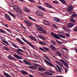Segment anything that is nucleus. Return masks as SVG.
<instances>
[{
  "label": "nucleus",
  "mask_w": 77,
  "mask_h": 77,
  "mask_svg": "<svg viewBox=\"0 0 77 77\" xmlns=\"http://www.w3.org/2000/svg\"><path fill=\"white\" fill-rule=\"evenodd\" d=\"M8 14H10L11 16H12V17H15V15H14V14L12 13L11 12L8 11Z\"/></svg>",
  "instance_id": "c85d7f7f"
},
{
  "label": "nucleus",
  "mask_w": 77,
  "mask_h": 77,
  "mask_svg": "<svg viewBox=\"0 0 77 77\" xmlns=\"http://www.w3.org/2000/svg\"><path fill=\"white\" fill-rule=\"evenodd\" d=\"M5 18H6L7 20H9L10 21H12V19H11V17H10V16L9 15L5 14Z\"/></svg>",
  "instance_id": "39448f33"
},
{
  "label": "nucleus",
  "mask_w": 77,
  "mask_h": 77,
  "mask_svg": "<svg viewBox=\"0 0 77 77\" xmlns=\"http://www.w3.org/2000/svg\"><path fill=\"white\" fill-rule=\"evenodd\" d=\"M53 3H55L56 4H58L59 3L56 1H54Z\"/></svg>",
  "instance_id": "3c124183"
},
{
  "label": "nucleus",
  "mask_w": 77,
  "mask_h": 77,
  "mask_svg": "<svg viewBox=\"0 0 77 77\" xmlns=\"http://www.w3.org/2000/svg\"><path fill=\"white\" fill-rule=\"evenodd\" d=\"M35 12V13L37 15L40 17H42L43 15L44 14L40 10H37Z\"/></svg>",
  "instance_id": "f03ea898"
},
{
  "label": "nucleus",
  "mask_w": 77,
  "mask_h": 77,
  "mask_svg": "<svg viewBox=\"0 0 77 77\" xmlns=\"http://www.w3.org/2000/svg\"><path fill=\"white\" fill-rule=\"evenodd\" d=\"M41 32H42V33H44V34L45 33H47V32L45 31V29H43V28L42 29V31H41Z\"/></svg>",
  "instance_id": "c9c22d12"
},
{
  "label": "nucleus",
  "mask_w": 77,
  "mask_h": 77,
  "mask_svg": "<svg viewBox=\"0 0 77 77\" xmlns=\"http://www.w3.org/2000/svg\"><path fill=\"white\" fill-rule=\"evenodd\" d=\"M3 42H4V43H5V44H6L7 45H9V43H8V42L6 40H3Z\"/></svg>",
  "instance_id": "a18cd8bd"
},
{
  "label": "nucleus",
  "mask_w": 77,
  "mask_h": 77,
  "mask_svg": "<svg viewBox=\"0 0 77 77\" xmlns=\"http://www.w3.org/2000/svg\"><path fill=\"white\" fill-rule=\"evenodd\" d=\"M39 74H40L41 75H42V76H43L45 74L44 73H41V72H39Z\"/></svg>",
  "instance_id": "8fccbe9b"
},
{
  "label": "nucleus",
  "mask_w": 77,
  "mask_h": 77,
  "mask_svg": "<svg viewBox=\"0 0 77 77\" xmlns=\"http://www.w3.org/2000/svg\"><path fill=\"white\" fill-rule=\"evenodd\" d=\"M45 5L47 7H48V8H49L53 9L54 8L51 5H50L47 3H45Z\"/></svg>",
  "instance_id": "2eb2a0df"
},
{
  "label": "nucleus",
  "mask_w": 77,
  "mask_h": 77,
  "mask_svg": "<svg viewBox=\"0 0 77 77\" xmlns=\"http://www.w3.org/2000/svg\"><path fill=\"white\" fill-rule=\"evenodd\" d=\"M24 62L26 63V65H32V64H31L29 62L27 61L26 60H24Z\"/></svg>",
  "instance_id": "6ab92c4d"
},
{
  "label": "nucleus",
  "mask_w": 77,
  "mask_h": 77,
  "mask_svg": "<svg viewBox=\"0 0 77 77\" xmlns=\"http://www.w3.org/2000/svg\"><path fill=\"white\" fill-rule=\"evenodd\" d=\"M54 20L56 22H57V23H59L60 22V19L58 18L55 17L54 19Z\"/></svg>",
  "instance_id": "f3484780"
},
{
  "label": "nucleus",
  "mask_w": 77,
  "mask_h": 77,
  "mask_svg": "<svg viewBox=\"0 0 77 77\" xmlns=\"http://www.w3.org/2000/svg\"><path fill=\"white\" fill-rule=\"evenodd\" d=\"M8 57L11 60H15V58L13 57L11 55H9Z\"/></svg>",
  "instance_id": "b1692460"
},
{
  "label": "nucleus",
  "mask_w": 77,
  "mask_h": 77,
  "mask_svg": "<svg viewBox=\"0 0 77 77\" xmlns=\"http://www.w3.org/2000/svg\"><path fill=\"white\" fill-rule=\"evenodd\" d=\"M22 39H23V41H24V42H25L26 43H27V44H28V45H29L32 48H35V47H34V46H33V45H32V44H31V43H30V42H28L27 41V40L24 39V38H23L22 37Z\"/></svg>",
  "instance_id": "7ed1b4c3"
},
{
  "label": "nucleus",
  "mask_w": 77,
  "mask_h": 77,
  "mask_svg": "<svg viewBox=\"0 0 77 77\" xmlns=\"http://www.w3.org/2000/svg\"><path fill=\"white\" fill-rule=\"evenodd\" d=\"M56 54L58 56H60V57H61L62 56V54L60 53V52H57L56 53Z\"/></svg>",
  "instance_id": "e433bc0d"
},
{
  "label": "nucleus",
  "mask_w": 77,
  "mask_h": 77,
  "mask_svg": "<svg viewBox=\"0 0 77 77\" xmlns=\"http://www.w3.org/2000/svg\"><path fill=\"white\" fill-rule=\"evenodd\" d=\"M34 65L35 66H36V67H37V66H38V64L36 63L34 64Z\"/></svg>",
  "instance_id": "4d7b16f0"
},
{
  "label": "nucleus",
  "mask_w": 77,
  "mask_h": 77,
  "mask_svg": "<svg viewBox=\"0 0 77 77\" xmlns=\"http://www.w3.org/2000/svg\"><path fill=\"white\" fill-rule=\"evenodd\" d=\"M76 16H77V14H73L72 15V16H71V17L72 18H75V17H76Z\"/></svg>",
  "instance_id": "79ce46f5"
},
{
  "label": "nucleus",
  "mask_w": 77,
  "mask_h": 77,
  "mask_svg": "<svg viewBox=\"0 0 77 77\" xmlns=\"http://www.w3.org/2000/svg\"><path fill=\"white\" fill-rule=\"evenodd\" d=\"M45 62H46V63H47V64H48V65H50V66H52V67H54V66H55V67L57 69V71H58V69H57V68L56 66L53 65L52 64H51L50 62H48V61L47 60H45Z\"/></svg>",
  "instance_id": "20e7f679"
},
{
  "label": "nucleus",
  "mask_w": 77,
  "mask_h": 77,
  "mask_svg": "<svg viewBox=\"0 0 77 77\" xmlns=\"http://www.w3.org/2000/svg\"><path fill=\"white\" fill-rule=\"evenodd\" d=\"M17 50H18V51H21V52H23V50L20 49H17Z\"/></svg>",
  "instance_id": "de8ad7c7"
},
{
  "label": "nucleus",
  "mask_w": 77,
  "mask_h": 77,
  "mask_svg": "<svg viewBox=\"0 0 77 77\" xmlns=\"http://www.w3.org/2000/svg\"><path fill=\"white\" fill-rule=\"evenodd\" d=\"M49 48L50 49L53 50V51H56V48L53 45H51L49 47Z\"/></svg>",
  "instance_id": "423d86ee"
},
{
  "label": "nucleus",
  "mask_w": 77,
  "mask_h": 77,
  "mask_svg": "<svg viewBox=\"0 0 77 77\" xmlns=\"http://www.w3.org/2000/svg\"><path fill=\"white\" fill-rule=\"evenodd\" d=\"M62 28L63 29H64L65 31H66L67 32H68V33H69L71 32V29H66V26H63L62 27Z\"/></svg>",
  "instance_id": "9d476101"
},
{
  "label": "nucleus",
  "mask_w": 77,
  "mask_h": 77,
  "mask_svg": "<svg viewBox=\"0 0 77 77\" xmlns=\"http://www.w3.org/2000/svg\"><path fill=\"white\" fill-rule=\"evenodd\" d=\"M65 35L66 36H67V37H69V35L68 34L66 33Z\"/></svg>",
  "instance_id": "052dcab7"
},
{
  "label": "nucleus",
  "mask_w": 77,
  "mask_h": 77,
  "mask_svg": "<svg viewBox=\"0 0 77 77\" xmlns=\"http://www.w3.org/2000/svg\"><path fill=\"white\" fill-rule=\"evenodd\" d=\"M14 56L16 58L19 59H22V57H20V56L17 55V54H14Z\"/></svg>",
  "instance_id": "dca6fc26"
},
{
  "label": "nucleus",
  "mask_w": 77,
  "mask_h": 77,
  "mask_svg": "<svg viewBox=\"0 0 77 77\" xmlns=\"http://www.w3.org/2000/svg\"><path fill=\"white\" fill-rule=\"evenodd\" d=\"M3 48L4 49V50H8V51H10V49H9V48H8L6 46H4L3 47Z\"/></svg>",
  "instance_id": "a878e982"
},
{
  "label": "nucleus",
  "mask_w": 77,
  "mask_h": 77,
  "mask_svg": "<svg viewBox=\"0 0 77 77\" xmlns=\"http://www.w3.org/2000/svg\"><path fill=\"white\" fill-rule=\"evenodd\" d=\"M30 38L31 39H32V40H33V41H37V39H36V38L35 37L31 36Z\"/></svg>",
  "instance_id": "393cba45"
},
{
  "label": "nucleus",
  "mask_w": 77,
  "mask_h": 77,
  "mask_svg": "<svg viewBox=\"0 0 77 77\" xmlns=\"http://www.w3.org/2000/svg\"><path fill=\"white\" fill-rule=\"evenodd\" d=\"M39 37L40 38L42 39H43V40H46V39L45 37H43V36H39Z\"/></svg>",
  "instance_id": "ea45409f"
},
{
  "label": "nucleus",
  "mask_w": 77,
  "mask_h": 77,
  "mask_svg": "<svg viewBox=\"0 0 77 77\" xmlns=\"http://www.w3.org/2000/svg\"><path fill=\"white\" fill-rule=\"evenodd\" d=\"M36 68L35 67L33 66H32V68H31V69H35Z\"/></svg>",
  "instance_id": "13d9d810"
},
{
  "label": "nucleus",
  "mask_w": 77,
  "mask_h": 77,
  "mask_svg": "<svg viewBox=\"0 0 77 77\" xmlns=\"http://www.w3.org/2000/svg\"><path fill=\"white\" fill-rule=\"evenodd\" d=\"M39 49H40V50H42V51H44V50H45L44 49L42 48L41 47H40L39 48Z\"/></svg>",
  "instance_id": "6e6d98bb"
},
{
  "label": "nucleus",
  "mask_w": 77,
  "mask_h": 77,
  "mask_svg": "<svg viewBox=\"0 0 77 77\" xmlns=\"http://www.w3.org/2000/svg\"><path fill=\"white\" fill-rule=\"evenodd\" d=\"M22 72L23 74V75H27L28 74L27 72H26L25 71H23V70L22 71Z\"/></svg>",
  "instance_id": "7c9ffc66"
},
{
  "label": "nucleus",
  "mask_w": 77,
  "mask_h": 77,
  "mask_svg": "<svg viewBox=\"0 0 77 77\" xmlns=\"http://www.w3.org/2000/svg\"><path fill=\"white\" fill-rule=\"evenodd\" d=\"M44 57L46 59V60H48V61H49V62H50V58H48V56H45Z\"/></svg>",
  "instance_id": "bb28decb"
},
{
  "label": "nucleus",
  "mask_w": 77,
  "mask_h": 77,
  "mask_svg": "<svg viewBox=\"0 0 77 77\" xmlns=\"http://www.w3.org/2000/svg\"><path fill=\"white\" fill-rule=\"evenodd\" d=\"M16 53L18 54V55H19V56H20V55L23 56V54H21V53L19 51L17 50Z\"/></svg>",
  "instance_id": "5701e85b"
},
{
  "label": "nucleus",
  "mask_w": 77,
  "mask_h": 77,
  "mask_svg": "<svg viewBox=\"0 0 77 77\" xmlns=\"http://www.w3.org/2000/svg\"><path fill=\"white\" fill-rule=\"evenodd\" d=\"M45 73V74H47L48 75H53V74H52V73L48 72H46Z\"/></svg>",
  "instance_id": "c756f323"
},
{
  "label": "nucleus",
  "mask_w": 77,
  "mask_h": 77,
  "mask_svg": "<svg viewBox=\"0 0 77 77\" xmlns=\"http://www.w3.org/2000/svg\"><path fill=\"white\" fill-rule=\"evenodd\" d=\"M56 77H63V76H60V75H57V76H56Z\"/></svg>",
  "instance_id": "774afa93"
},
{
  "label": "nucleus",
  "mask_w": 77,
  "mask_h": 77,
  "mask_svg": "<svg viewBox=\"0 0 77 77\" xmlns=\"http://www.w3.org/2000/svg\"><path fill=\"white\" fill-rule=\"evenodd\" d=\"M61 62H62V63L63 64L64 63H65V62L62 59L60 60Z\"/></svg>",
  "instance_id": "49530a36"
},
{
  "label": "nucleus",
  "mask_w": 77,
  "mask_h": 77,
  "mask_svg": "<svg viewBox=\"0 0 77 77\" xmlns=\"http://www.w3.org/2000/svg\"><path fill=\"white\" fill-rule=\"evenodd\" d=\"M38 70L40 71H45V69L43 67H41L38 69Z\"/></svg>",
  "instance_id": "412c9836"
},
{
  "label": "nucleus",
  "mask_w": 77,
  "mask_h": 77,
  "mask_svg": "<svg viewBox=\"0 0 77 77\" xmlns=\"http://www.w3.org/2000/svg\"><path fill=\"white\" fill-rule=\"evenodd\" d=\"M28 18L31 20H32V21H34L35 22H36V20H35V19H33L31 17L29 16L28 17Z\"/></svg>",
  "instance_id": "72a5a7b5"
},
{
  "label": "nucleus",
  "mask_w": 77,
  "mask_h": 77,
  "mask_svg": "<svg viewBox=\"0 0 77 77\" xmlns=\"http://www.w3.org/2000/svg\"><path fill=\"white\" fill-rule=\"evenodd\" d=\"M26 12H29V10L26 9Z\"/></svg>",
  "instance_id": "69168bd1"
},
{
  "label": "nucleus",
  "mask_w": 77,
  "mask_h": 77,
  "mask_svg": "<svg viewBox=\"0 0 77 77\" xmlns=\"http://www.w3.org/2000/svg\"><path fill=\"white\" fill-rule=\"evenodd\" d=\"M51 42L53 44V45H56V42L54 41V40H51Z\"/></svg>",
  "instance_id": "37998d69"
},
{
  "label": "nucleus",
  "mask_w": 77,
  "mask_h": 77,
  "mask_svg": "<svg viewBox=\"0 0 77 77\" xmlns=\"http://www.w3.org/2000/svg\"><path fill=\"white\" fill-rule=\"evenodd\" d=\"M74 31H77V26H76L74 29Z\"/></svg>",
  "instance_id": "680f3d73"
},
{
  "label": "nucleus",
  "mask_w": 77,
  "mask_h": 77,
  "mask_svg": "<svg viewBox=\"0 0 77 77\" xmlns=\"http://www.w3.org/2000/svg\"><path fill=\"white\" fill-rule=\"evenodd\" d=\"M13 8L15 11L17 12H19L20 14H23V10L21 9H20V7L19 6L14 5L13 6Z\"/></svg>",
  "instance_id": "f257e3e1"
},
{
  "label": "nucleus",
  "mask_w": 77,
  "mask_h": 77,
  "mask_svg": "<svg viewBox=\"0 0 77 77\" xmlns=\"http://www.w3.org/2000/svg\"><path fill=\"white\" fill-rule=\"evenodd\" d=\"M37 29L38 30L39 32L42 31V29L43 28L42 27L39 26L37 25Z\"/></svg>",
  "instance_id": "f8f14e48"
},
{
  "label": "nucleus",
  "mask_w": 77,
  "mask_h": 77,
  "mask_svg": "<svg viewBox=\"0 0 77 77\" xmlns=\"http://www.w3.org/2000/svg\"><path fill=\"white\" fill-rule=\"evenodd\" d=\"M63 64L64 65V66H65L66 67V68H68L69 67V66H68V64L66 63V62H65Z\"/></svg>",
  "instance_id": "473e14b6"
},
{
  "label": "nucleus",
  "mask_w": 77,
  "mask_h": 77,
  "mask_svg": "<svg viewBox=\"0 0 77 77\" xmlns=\"http://www.w3.org/2000/svg\"><path fill=\"white\" fill-rule=\"evenodd\" d=\"M64 69H65V70H66V72H68V70H67V69H66V67H64Z\"/></svg>",
  "instance_id": "e2e57ef3"
},
{
  "label": "nucleus",
  "mask_w": 77,
  "mask_h": 77,
  "mask_svg": "<svg viewBox=\"0 0 77 77\" xmlns=\"http://www.w3.org/2000/svg\"><path fill=\"white\" fill-rule=\"evenodd\" d=\"M4 74L5 77H11L10 75H9V74L6 73H4Z\"/></svg>",
  "instance_id": "aec40b11"
},
{
  "label": "nucleus",
  "mask_w": 77,
  "mask_h": 77,
  "mask_svg": "<svg viewBox=\"0 0 77 77\" xmlns=\"http://www.w3.org/2000/svg\"><path fill=\"white\" fill-rule=\"evenodd\" d=\"M51 35L53 36L56 38V39H59L60 38L56 34H54V33H52Z\"/></svg>",
  "instance_id": "6e6552de"
},
{
  "label": "nucleus",
  "mask_w": 77,
  "mask_h": 77,
  "mask_svg": "<svg viewBox=\"0 0 77 77\" xmlns=\"http://www.w3.org/2000/svg\"><path fill=\"white\" fill-rule=\"evenodd\" d=\"M73 8V7L72 6H69L67 9V11H68V12H70V11H71L72 10Z\"/></svg>",
  "instance_id": "1a4fd4ad"
},
{
  "label": "nucleus",
  "mask_w": 77,
  "mask_h": 77,
  "mask_svg": "<svg viewBox=\"0 0 77 77\" xmlns=\"http://www.w3.org/2000/svg\"><path fill=\"white\" fill-rule=\"evenodd\" d=\"M38 8L40 9H41L43 11H45V10L44 9V8H43L42 6H39L38 7Z\"/></svg>",
  "instance_id": "a211bd4d"
},
{
  "label": "nucleus",
  "mask_w": 77,
  "mask_h": 77,
  "mask_svg": "<svg viewBox=\"0 0 77 77\" xmlns=\"http://www.w3.org/2000/svg\"><path fill=\"white\" fill-rule=\"evenodd\" d=\"M24 22L26 23L28 26H32V23L29 22V21L27 20H24Z\"/></svg>",
  "instance_id": "4468645a"
},
{
  "label": "nucleus",
  "mask_w": 77,
  "mask_h": 77,
  "mask_svg": "<svg viewBox=\"0 0 77 77\" xmlns=\"http://www.w3.org/2000/svg\"><path fill=\"white\" fill-rule=\"evenodd\" d=\"M59 1L61 2L62 3H63V4H67L66 2L64 0H59Z\"/></svg>",
  "instance_id": "2f4dec72"
},
{
  "label": "nucleus",
  "mask_w": 77,
  "mask_h": 77,
  "mask_svg": "<svg viewBox=\"0 0 77 77\" xmlns=\"http://www.w3.org/2000/svg\"><path fill=\"white\" fill-rule=\"evenodd\" d=\"M12 45L15 48H18V45L14 44V43H12Z\"/></svg>",
  "instance_id": "4c0bfd02"
},
{
  "label": "nucleus",
  "mask_w": 77,
  "mask_h": 77,
  "mask_svg": "<svg viewBox=\"0 0 77 77\" xmlns=\"http://www.w3.org/2000/svg\"><path fill=\"white\" fill-rule=\"evenodd\" d=\"M7 31H8V32H11V30L8 29H7Z\"/></svg>",
  "instance_id": "0e129e2a"
},
{
  "label": "nucleus",
  "mask_w": 77,
  "mask_h": 77,
  "mask_svg": "<svg viewBox=\"0 0 77 77\" xmlns=\"http://www.w3.org/2000/svg\"><path fill=\"white\" fill-rule=\"evenodd\" d=\"M75 25V23H69L68 25V27H70V28H71L72 27H73Z\"/></svg>",
  "instance_id": "9b49d317"
},
{
  "label": "nucleus",
  "mask_w": 77,
  "mask_h": 77,
  "mask_svg": "<svg viewBox=\"0 0 77 77\" xmlns=\"http://www.w3.org/2000/svg\"><path fill=\"white\" fill-rule=\"evenodd\" d=\"M0 77H5L4 75H0Z\"/></svg>",
  "instance_id": "338daca9"
},
{
  "label": "nucleus",
  "mask_w": 77,
  "mask_h": 77,
  "mask_svg": "<svg viewBox=\"0 0 77 77\" xmlns=\"http://www.w3.org/2000/svg\"><path fill=\"white\" fill-rule=\"evenodd\" d=\"M63 56H64V57H65L66 58V59H68V58L67 57H66V56H65V55L64 54H63Z\"/></svg>",
  "instance_id": "bf43d9fd"
},
{
  "label": "nucleus",
  "mask_w": 77,
  "mask_h": 77,
  "mask_svg": "<svg viewBox=\"0 0 77 77\" xmlns=\"http://www.w3.org/2000/svg\"><path fill=\"white\" fill-rule=\"evenodd\" d=\"M57 63L59 65H60V66H62V67H63V68H65V67L63 66V65L62 63H60V62H58Z\"/></svg>",
  "instance_id": "4be33fe9"
},
{
  "label": "nucleus",
  "mask_w": 77,
  "mask_h": 77,
  "mask_svg": "<svg viewBox=\"0 0 77 77\" xmlns=\"http://www.w3.org/2000/svg\"><path fill=\"white\" fill-rule=\"evenodd\" d=\"M62 48L65 50H66V51H68V49H66V48H65V47H63Z\"/></svg>",
  "instance_id": "864d4df0"
},
{
  "label": "nucleus",
  "mask_w": 77,
  "mask_h": 77,
  "mask_svg": "<svg viewBox=\"0 0 77 77\" xmlns=\"http://www.w3.org/2000/svg\"><path fill=\"white\" fill-rule=\"evenodd\" d=\"M0 32H2V33H5V34H6V32H5V30H2V29H0Z\"/></svg>",
  "instance_id": "58836bf2"
},
{
  "label": "nucleus",
  "mask_w": 77,
  "mask_h": 77,
  "mask_svg": "<svg viewBox=\"0 0 77 77\" xmlns=\"http://www.w3.org/2000/svg\"><path fill=\"white\" fill-rule=\"evenodd\" d=\"M56 67H57V68L60 72H62V71L61 70V69H60V67H59V66H58L57 65L56 66Z\"/></svg>",
  "instance_id": "a19ab883"
},
{
  "label": "nucleus",
  "mask_w": 77,
  "mask_h": 77,
  "mask_svg": "<svg viewBox=\"0 0 77 77\" xmlns=\"http://www.w3.org/2000/svg\"><path fill=\"white\" fill-rule=\"evenodd\" d=\"M58 36H60L61 38H65V36L63 35H62L61 34H58Z\"/></svg>",
  "instance_id": "f704fd0d"
},
{
  "label": "nucleus",
  "mask_w": 77,
  "mask_h": 77,
  "mask_svg": "<svg viewBox=\"0 0 77 77\" xmlns=\"http://www.w3.org/2000/svg\"><path fill=\"white\" fill-rule=\"evenodd\" d=\"M28 1L30 2H31L32 3H35V1H33V0H28Z\"/></svg>",
  "instance_id": "09e8293b"
},
{
  "label": "nucleus",
  "mask_w": 77,
  "mask_h": 77,
  "mask_svg": "<svg viewBox=\"0 0 77 77\" xmlns=\"http://www.w3.org/2000/svg\"><path fill=\"white\" fill-rule=\"evenodd\" d=\"M56 41H57L58 43V44H61V42L59 41L58 40H56Z\"/></svg>",
  "instance_id": "603ef678"
},
{
  "label": "nucleus",
  "mask_w": 77,
  "mask_h": 77,
  "mask_svg": "<svg viewBox=\"0 0 77 77\" xmlns=\"http://www.w3.org/2000/svg\"><path fill=\"white\" fill-rule=\"evenodd\" d=\"M17 40L18 42H19L21 44H23V45H24L25 44V43L24 42H23L21 40L20 38H17Z\"/></svg>",
  "instance_id": "ddd939ff"
},
{
  "label": "nucleus",
  "mask_w": 77,
  "mask_h": 77,
  "mask_svg": "<svg viewBox=\"0 0 77 77\" xmlns=\"http://www.w3.org/2000/svg\"><path fill=\"white\" fill-rule=\"evenodd\" d=\"M39 43L40 44H41V45H46L45 43L43 42L42 41H40Z\"/></svg>",
  "instance_id": "cd10ccee"
},
{
  "label": "nucleus",
  "mask_w": 77,
  "mask_h": 77,
  "mask_svg": "<svg viewBox=\"0 0 77 77\" xmlns=\"http://www.w3.org/2000/svg\"><path fill=\"white\" fill-rule=\"evenodd\" d=\"M53 27H55V28H56V29L57 28V26H56V25L54 24H53Z\"/></svg>",
  "instance_id": "5fc2aeb1"
},
{
  "label": "nucleus",
  "mask_w": 77,
  "mask_h": 77,
  "mask_svg": "<svg viewBox=\"0 0 77 77\" xmlns=\"http://www.w3.org/2000/svg\"><path fill=\"white\" fill-rule=\"evenodd\" d=\"M74 20V19H71L70 20V22H73L74 23H75V22H76V21L75 20Z\"/></svg>",
  "instance_id": "c03bdc74"
},
{
  "label": "nucleus",
  "mask_w": 77,
  "mask_h": 77,
  "mask_svg": "<svg viewBox=\"0 0 77 77\" xmlns=\"http://www.w3.org/2000/svg\"><path fill=\"white\" fill-rule=\"evenodd\" d=\"M43 23L44 24L46 25L47 26H49V25L50 24V23L46 20H44L43 21Z\"/></svg>",
  "instance_id": "0eeeda50"
}]
</instances>
